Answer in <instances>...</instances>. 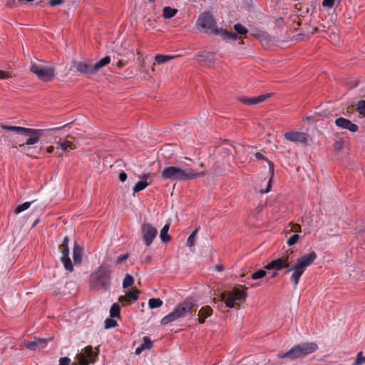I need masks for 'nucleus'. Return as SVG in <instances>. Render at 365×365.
Segmentation results:
<instances>
[{"instance_id": "41", "label": "nucleus", "mask_w": 365, "mask_h": 365, "mask_svg": "<svg viewBox=\"0 0 365 365\" xmlns=\"http://www.w3.org/2000/svg\"><path fill=\"white\" fill-rule=\"evenodd\" d=\"M299 239V235L294 234V235H291L289 237V239L287 240V245L289 246H292V245H295Z\"/></svg>"}, {"instance_id": "17", "label": "nucleus", "mask_w": 365, "mask_h": 365, "mask_svg": "<svg viewBox=\"0 0 365 365\" xmlns=\"http://www.w3.org/2000/svg\"><path fill=\"white\" fill-rule=\"evenodd\" d=\"M212 314V309L210 307L206 306L202 307L198 312V322L200 324H203L205 322V319L211 316Z\"/></svg>"}, {"instance_id": "53", "label": "nucleus", "mask_w": 365, "mask_h": 365, "mask_svg": "<svg viewBox=\"0 0 365 365\" xmlns=\"http://www.w3.org/2000/svg\"><path fill=\"white\" fill-rule=\"evenodd\" d=\"M143 350H145V349H144L143 347L142 348V346H141V345H140V346H139L138 347H137V348H136V349H135V354H138H138H141V353H142V351H143Z\"/></svg>"}, {"instance_id": "34", "label": "nucleus", "mask_w": 365, "mask_h": 365, "mask_svg": "<svg viewBox=\"0 0 365 365\" xmlns=\"http://www.w3.org/2000/svg\"><path fill=\"white\" fill-rule=\"evenodd\" d=\"M231 294L235 297L236 300L245 299L247 296V293L245 291L240 289L235 290L231 293Z\"/></svg>"}, {"instance_id": "9", "label": "nucleus", "mask_w": 365, "mask_h": 365, "mask_svg": "<svg viewBox=\"0 0 365 365\" xmlns=\"http://www.w3.org/2000/svg\"><path fill=\"white\" fill-rule=\"evenodd\" d=\"M30 70L43 81H51L55 76V69L50 66L33 63Z\"/></svg>"}, {"instance_id": "48", "label": "nucleus", "mask_w": 365, "mask_h": 365, "mask_svg": "<svg viewBox=\"0 0 365 365\" xmlns=\"http://www.w3.org/2000/svg\"><path fill=\"white\" fill-rule=\"evenodd\" d=\"M280 259H282L285 262V268L289 267V255H283L281 257H279Z\"/></svg>"}, {"instance_id": "60", "label": "nucleus", "mask_w": 365, "mask_h": 365, "mask_svg": "<svg viewBox=\"0 0 365 365\" xmlns=\"http://www.w3.org/2000/svg\"><path fill=\"white\" fill-rule=\"evenodd\" d=\"M38 222V220H36V221L34 222V225H36Z\"/></svg>"}, {"instance_id": "18", "label": "nucleus", "mask_w": 365, "mask_h": 365, "mask_svg": "<svg viewBox=\"0 0 365 365\" xmlns=\"http://www.w3.org/2000/svg\"><path fill=\"white\" fill-rule=\"evenodd\" d=\"M265 268L267 269H274L276 270H281L285 268V262L282 259L277 258L268 263L265 266Z\"/></svg>"}, {"instance_id": "4", "label": "nucleus", "mask_w": 365, "mask_h": 365, "mask_svg": "<svg viewBox=\"0 0 365 365\" xmlns=\"http://www.w3.org/2000/svg\"><path fill=\"white\" fill-rule=\"evenodd\" d=\"M111 270L106 264H101L90 277L91 287L97 290H108L110 287Z\"/></svg>"}, {"instance_id": "21", "label": "nucleus", "mask_w": 365, "mask_h": 365, "mask_svg": "<svg viewBox=\"0 0 365 365\" xmlns=\"http://www.w3.org/2000/svg\"><path fill=\"white\" fill-rule=\"evenodd\" d=\"M219 35H220L224 39L235 41L237 38L236 34L232 31H228L226 29H219Z\"/></svg>"}, {"instance_id": "32", "label": "nucleus", "mask_w": 365, "mask_h": 365, "mask_svg": "<svg viewBox=\"0 0 365 365\" xmlns=\"http://www.w3.org/2000/svg\"><path fill=\"white\" fill-rule=\"evenodd\" d=\"M32 202H25L23 204L18 205L14 210L15 214H19L29 208Z\"/></svg>"}, {"instance_id": "35", "label": "nucleus", "mask_w": 365, "mask_h": 365, "mask_svg": "<svg viewBox=\"0 0 365 365\" xmlns=\"http://www.w3.org/2000/svg\"><path fill=\"white\" fill-rule=\"evenodd\" d=\"M266 274H267V272L265 270L259 269L258 271H257L251 274V279H252L254 280L262 279L266 276Z\"/></svg>"}, {"instance_id": "36", "label": "nucleus", "mask_w": 365, "mask_h": 365, "mask_svg": "<svg viewBox=\"0 0 365 365\" xmlns=\"http://www.w3.org/2000/svg\"><path fill=\"white\" fill-rule=\"evenodd\" d=\"M234 29L240 35L246 34L248 32V30L241 24H235Z\"/></svg>"}, {"instance_id": "2", "label": "nucleus", "mask_w": 365, "mask_h": 365, "mask_svg": "<svg viewBox=\"0 0 365 365\" xmlns=\"http://www.w3.org/2000/svg\"><path fill=\"white\" fill-rule=\"evenodd\" d=\"M316 258L317 254L312 251L297 259L296 263L291 267H289L286 268L284 272L285 274L292 272L291 275V282L294 287L299 284L300 277L306 270L307 267L311 265Z\"/></svg>"}, {"instance_id": "56", "label": "nucleus", "mask_w": 365, "mask_h": 365, "mask_svg": "<svg viewBox=\"0 0 365 365\" xmlns=\"http://www.w3.org/2000/svg\"><path fill=\"white\" fill-rule=\"evenodd\" d=\"M277 270L273 272L272 274H271V276H270V278H274L277 275Z\"/></svg>"}, {"instance_id": "54", "label": "nucleus", "mask_w": 365, "mask_h": 365, "mask_svg": "<svg viewBox=\"0 0 365 365\" xmlns=\"http://www.w3.org/2000/svg\"><path fill=\"white\" fill-rule=\"evenodd\" d=\"M255 157L258 159V160H260V159H262L263 158V155L259 153H257L255 154Z\"/></svg>"}, {"instance_id": "29", "label": "nucleus", "mask_w": 365, "mask_h": 365, "mask_svg": "<svg viewBox=\"0 0 365 365\" xmlns=\"http://www.w3.org/2000/svg\"><path fill=\"white\" fill-rule=\"evenodd\" d=\"M163 305V301L159 298H151L148 301V306L150 309H155L160 307Z\"/></svg>"}, {"instance_id": "20", "label": "nucleus", "mask_w": 365, "mask_h": 365, "mask_svg": "<svg viewBox=\"0 0 365 365\" xmlns=\"http://www.w3.org/2000/svg\"><path fill=\"white\" fill-rule=\"evenodd\" d=\"M196 58L200 62H204L205 64H207V61H209V62L211 63L214 58V55L212 53L202 52L197 53L196 55Z\"/></svg>"}, {"instance_id": "59", "label": "nucleus", "mask_w": 365, "mask_h": 365, "mask_svg": "<svg viewBox=\"0 0 365 365\" xmlns=\"http://www.w3.org/2000/svg\"><path fill=\"white\" fill-rule=\"evenodd\" d=\"M58 129H59V128H53L52 130H58Z\"/></svg>"}, {"instance_id": "42", "label": "nucleus", "mask_w": 365, "mask_h": 365, "mask_svg": "<svg viewBox=\"0 0 365 365\" xmlns=\"http://www.w3.org/2000/svg\"><path fill=\"white\" fill-rule=\"evenodd\" d=\"M118 301L122 304V306H128L130 305L133 302H131L125 295L120 296L118 297Z\"/></svg>"}, {"instance_id": "16", "label": "nucleus", "mask_w": 365, "mask_h": 365, "mask_svg": "<svg viewBox=\"0 0 365 365\" xmlns=\"http://www.w3.org/2000/svg\"><path fill=\"white\" fill-rule=\"evenodd\" d=\"M93 63H88V62H78L76 65V69L78 72L81 73L86 74H94L96 73V70H94Z\"/></svg>"}, {"instance_id": "51", "label": "nucleus", "mask_w": 365, "mask_h": 365, "mask_svg": "<svg viewBox=\"0 0 365 365\" xmlns=\"http://www.w3.org/2000/svg\"><path fill=\"white\" fill-rule=\"evenodd\" d=\"M271 182H272V179H269V181L267 182V187L264 190H261L262 193H267L270 190Z\"/></svg>"}, {"instance_id": "10", "label": "nucleus", "mask_w": 365, "mask_h": 365, "mask_svg": "<svg viewBox=\"0 0 365 365\" xmlns=\"http://www.w3.org/2000/svg\"><path fill=\"white\" fill-rule=\"evenodd\" d=\"M140 233L145 245L147 247H149L151 245L154 239L156 237L158 230L151 224L144 222L140 227Z\"/></svg>"}, {"instance_id": "26", "label": "nucleus", "mask_w": 365, "mask_h": 365, "mask_svg": "<svg viewBox=\"0 0 365 365\" xmlns=\"http://www.w3.org/2000/svg\"><path fill=\"white\" fill-rule=\"evenodd\" d=\"M140 292L138 289H134L131 291L125 292V295L128 299H129L131 302H135L138 299Z\"/></svg>"}, {"instance_id": "47", "label": "nucleus", "mask_w": 365, "mask_h": 365, "mask_svg": "<svg viewBox=\"0 0 365 365\" xmlns=\"http://www.w3.org/2000/svg\"><path fill=\"white\" fill-rule=\"evenodd\" d=\"M63 2L62 0H50L48 4L51 6H56L61 4Z\"/></svg>"}, {"instance_id": "27", "label": "nucleus", "mask_w": 365, "mask_h": 365, "mask_svg": "<svg viewBox=\"0 0 365 365\" xmlns=\"http://www.w3.org/2000/svg\"><path fill=\"white\" fill-rule=\"evenodd\" d=\"M120 308L118 304L114 303L112 304L110 309V316L112 318L120 317Z\"/></svg>"}, {"instance_id": "61", "label": "nucleus", "mask_w": 365, "mask_h": 365, "mask_svg": "<svg viewBox=\"0 0 365 365\" xmlns=\"http://www.w3.org/2000/svg\"><path fill=\"white\" fill-rule=\"evenodd\" d=\"M150 1H154L155 0H149Z\"/></svg>"}, {"instance_id": "8", "label": "nucleus", "mask_w": 365, "mask_h": 365, "mask_svg": "<svg viewBox=\"0 0 365 365\" xmlns=\"http://www.w3.org/2000/svg\"><path fill=\"white\" fill-rule=\"evenodd\" d=\"M98 355V350L95 352L91 346H87L81 353L76 354L75 361L71 365H88L96 361Z\"/></svg>"}, {"instance_id": "31", "label": "nucleus", "mask_w": 365, "mask_h": 365, "mask_svg": "<svg viewBox=\"0 0 365 365\" xmlns=\"http://www.w3.org/2000/svg\"><path fill=\"white\" fill-rule=\"evenodd\" d=\"M134 282L133 277L130 274H126L123 280V287L124 289L130 287Z\"/></svg>"}, {"instance_id": "28", "label": "nucleus", "mask_w": 365, "mask_h": 365, "mask_svg": "<svg viewBox=\"0 0 365 365\" xmlns=\"http://www.w3.org/2000/svg\"><path fill=\"white\" fill-rule=\"evenodd\" d=\"M71 145L72 143L65 139H60L57 142V148L65 151L67 150L69 148H71Z\"/></svg>"}, {"instance_id": "52", "label": "nucleus", "mask_w": 365, "mask_h": 365, "mask_svg": "<svg viewBox=\"0 0 365 365\" xmlns=\"http://www.w3.org/2000/svg\"><path fill=\"white\" fill-rule=\"evenodd\" d=\"M292 230L296 232H301V226L298 224H295V225H294V226L292 227Z\"/></svg>"}, {"instance_id": "13", "label": "nucleus", "mask_w": 365, "mask_h": 365, "mask_svg": "<svg viewBox=\"0 0 365 365\" xmlns=\"http://www.w3.org/2000/svg\"><path fill=\"white\" fill-rule=\"evenodd\" d=\"M50 339L33 337L30 340L25 341L24 346L30 350H36L38 349L45 348Z\"/></svg>"}, {"instance_id": "37", "label": "nucleus", "mask_w": 365, "mask_h": 365, "mask_svg": "<svg viewBox=\"0 0 365 365\" xmlns=\"http://www.w3.org/2000/svg\"><path fill=\"white\" fill-rule=\"evenodd\" d=\"M198 229H195L188 237L187 240V246L192 247L195 244V239L197 233Z\"/></svg>"}, {"instance_id": "22", "label": "nucleus", "mask_w": 365, "mask_h": 365, "mask_svg": "<svg viewBox=\"0 0 365 365\" xmlns=\"http://www.w3.org/2000/svg\"><path fill=\"white\" fill-rule=\"evenodd\" d=\"M110 61V58L108 56H105L98 62L93 63L94 65V70H96V72L99 71L101 68L108 64Z\"/></svg>"}, {"instance_id": "25", "label": "nucleus", "mask_w": 365, "mask_h": 365, "mask_svg": "<svg viewBox=\"0 0 365 365\" xmlns=\"http://www.w3.org/2000/svg\"><path fill=\"white\" fill-rule=\"evenodd\" d=\"M177 56H169V55H163L158 54L155 57V60L158 63H163L171 59L175 58Z\"/></svg>"}, {"instance_id": "30", "label": "nucleus", "mask_w": 365, "mask_h": 365, "mask_svg": "<svg viewBox=\"0 0 365 365\" xmlns=\"http://www.w3.org/2000/svg\"><path fill=\"white\" fill-rule=\"evenodd\" d=\"M148 183L146 180L138 181L135 183V186L133 188V192H138L141 190H143L147 186Z\"/></svg>"}, {"instance_id": "3", "label": "nucleus", "mask_w": 365, "mask_h": 365, "mask_svg": "<svg viewBox=\"0 0 365 365\" xmlns=\"http://www.w3.org/2000/svg\"><path fill=\"white\" fill-rule=\"evenodd\" d=\"M205 174L204 172L196 173L191 168L169 166L162 171L161 177L163 180L183 181L202 177L204 176Z\"/></svg>"}, {"instance_id": "12", "label": "nucleus", "mask_w": 365, "mask_h": 365, "mask_svg": "<svg viewBox=\"0 0 365 365\" xmlns=\"http://www.w3.org/2000/svg\"><path fill=\"white\" fill-rule=\"evenodd\" d=\"M286 140L295 143L306 144L308 140V135L304 132L291 130L284 133Z\"/></svg>"}, {"instance_id": "55", "label": "nucleus", "mask_w": 365, "mask_h": 365, "mask_svg": "<svg viewBox=\"0 0 365 365\" xmlns=\"http://www.w3.org/2000/svg\"><path fill=\"white\" fill-rule=\"evenodd\" d=\"M53 150H54V147H53V146H50V147H48V148H47V152H48V153H51L53 151Z\"/></svg>"}, {"instance_id": "57", "label": "nucleus", "mask_w": 365, "mask_h": 365, "mask_svg": "<svg viewBox=\"0 0 365 365\" xmlns=\"http://www.w3.org/2000/svg\"><path fill=\"white\" fill-rule=\"evenodd\" d=\"M216 269H217V271H222V267L221 266H217V267H216Z\"/></svg>"}, {"instance_id": "46", "label": "nucleus", "mask_w": 365, "mask_h": 365, "mask_svg": "<svg viewBox=\"0 0 365 365\" xmlns=\"http://www.w3.org/2000/svg\"><path fill=\"white\" fill-rule=\"evenodd\" d=\"M11 76V74L5 71L0 70V79H6Z\"/></svg>"}, {"instance_id": "6", "label": "nucleus", "mask_w": 365, "mask_h": 365, "mask_svg": "<svg viewBox=\"0 0 365 365\" xmlns=\"http://www.w3.org/2000/svg\"><path fill=\"white\" fill-rule=\"evenodd\" d=\"M317 349L318 346L315 342L301 343L293 346L287 352L279 353L278 354V357L295 359L312 354Z\"/></svg>"}, {"instance_id": "33", "label": "nucleus", "mask_w": 365, "mask_h": 365, "mask_svg": "<svg viewBox=\"0 0 365 365\" xmlns=\"http://www.w3.org/2000/svg\"><path fill=\"white\" fill-rule=\"evenodd\" d=\"M355 110L365 117V101H359L355 105Z\"/></svg>"}, {"instance_id": "50", "label": "nucleus", "mask_w": 365, "mask_h": 365, "mask_svg": "<svg viewBox=\"0 0 365 365\" xmlns=\"http://www.w3.org/2000/svg\"><path fill=\"white\" fill-rule=\"evenodd\" d=\"M271 182H272V179H269V181L267 182V187L264 190H261L262 193H267L270 190Z\"/></svg>"}, {"instance_id": "40", "label": "nucleus", "mask_w": 365, "mask_h": 365, "mask_svg": "<svg viewBox=\"0 0 365 365\" xmlns=\"http://www.w3.org/2000/svg\"><path fill=\"white\" fill-rule=\"evenodd\" d=\"M235 298L231 294L228 296V297L225 299L226 307L229 308H232L235 304Z\"/></svg>"}, {"instance_id": "1", "label": "nucleus", "mask_w": 365, "mask_h": 365, "mask_svg": "<svg viewBox=\"0 0 365 365\" xmlns=\"http://www.w3.org/2000/svg\"><path fill=\"white\" fill-rule=\"evenodd\" d=\"M1 128L4 130L15 132L26 138V141L23 143L18 144L13 142L11 147L17 149L19 152L29 156L31 155V146L36 144L43 135V130L24 128L21 126H13L7 125H1Z\"/></svg>"}, {"instance_id": "14", "label": "nucleus", "mask_w": 365, "mask_h": 365, "mask_svg": "<svg viewBox=\"0 0 365 365\" xmlns=\"http://www.w3.org/2000/svg\"><path fill=\"white\" fill-rule=\"evenodd\" d=\"M270 96L271 93H265L253 97L242 96L240 97V101L245 105L254 106L264 101L266 99L270 97Z\"/></svg>"}, {"instance_id": "39", "label": "nucleus", "mask_w": 365, "mask_h": 365, "mask_svg": "<svg viewBox=\"0 0 365 365\" xmlns=\"http://www.w3.org/2000/svg\"><path fill=\"white\" fill-rule=\"evenodd\" d=\"M142 348L143 347L145 349H149L153 346V342L148 336H144L143 343L140 344Z\"/></svg>"}, {"instance_id": "44", "label": "nucleus", "mask_w": 365, "mask_h": 365, "mask_svg": "<svg viewBox=\"0 0 365 365\" xmlns=\"http://www.w3.org/2000/svg\"><path fill=\"white\" fill-rule=\"evenodd\" d=\"M336 0H323L322 6L327 9H331L334 6Z\"/></svg>"}, {"instance_id": "49", "label": "nucleus", "mask_w": 365, "mask_h": 365, "mask_svg": "<svg viewBox=\"0 0 365 365\" xmlns=\"http://www.w3.org/2000/svg\"><path fill=\"white\" fill-rule=\"evenodd\" d=\"M118 178L121 182H125L127 179V174L124 171H122L120 173Z\"/></svg>"}, {"instance_id": "43", "label": "nucleus", "mask_w": 365, "mask_h": 365, "mask_svg": "<svg viewBox=\"0 0 365 365\" xmlns=\"http://www.w3.org/2000/svg\"><path fill=\"white\" fill-rule=\"evenodd\" d=\"M364 362H365V356H364L362 355L361 352H359L357 354V357H356L355 361L354 362L353 365H361Z\"/></svg>"}, {"instance_id": "58", "label": "nucleus", "mask_w": 365, "mask_h": 365, "mask_svg": "<svg viewBox=\"0 0 365 365\" xmlns=\"http://www.w3.org/2000/svg\"><path fill=\"white\" fill-rule=\"evenodd\" d=\"M341 1V0H336L337 5L339 4V2H340Z\"/></svg>"}, {"instance_id": "7", "label": "nucleus", "mask_w": 365, "mask_h": 365, "mask_svg": "<svg viewBox=\"0 0 365 365\" xmlns=\"http://www.w3.org/2000/svg\"><path fill=\"white\" fill-rule=\"evenodd\" d=\"M197 25L205 32H210L215 35H218L219 29L217 26L215 19L209 12H205L200 14L197 21Z\"/></svg>"}, {"instance_id": "11", "label": "nucleus", "mask_w": 365, "mask_h": 365, "mask_svg": "<svg viewBox=\"0 0 365 365\" xmlns=\"http://www.w3.org/2000/svg\"><path fill=\"white\" fill-rule=\"evenodd\" d=\"M68 237H65L63 238V242H62V257H61V261L63 264V267L66 269V270L68 272H72L73 270V264L71 262V259L69 258V248H68Z\"/></svg>"}, {"instance_id": "5", "label": "nucleus", "mask_w": 365, "mask_h": 365, "mask_svg": "<svg viewBox=\"0 0 365 365\" xmlns=\"http://www.w3.org/2000/svg\"><path fill=\"white\" fill-rule=\"evenodd\" d=\"M195 303L190 299H185L178 304L175 309L162 318L160 324L167 325L180 318H185L187 316H192V308Z\"/></svg>"}, {"instance_id": "45", "label": "nucleus", "mask_w": 365, "mask_h": 365, "mask_svg": "<svg viewBox=\"0 0 365 365\" xmlns=\"http://www.w3.org/2000/svg\"><path fill=\"white\" fill-rule=\"evenodd\" d=\"M128 257V254H125L121 256H119L116 259V264H121L124 260L127 259Z\"/></svg>"}, {"instance_id": "15", "label": "nucleus", "mask_w": 365, "mask_h": 365, "mask_svg": "<svg viewBox=\"0 0 365 365\" xmlns=\"http://www.w3.org/2000/svg\"><path fill=\"white\" fill-rule=\"evenodd\" d=\"M335 124L337 127L341 129H346L352 133L356 132L358 130L357 125L353 123L351 120L340 117L335 120Z\"/></svg>"}, {"instance_id": "38", "label": "nucleus", "mask_w": 365, "mask_h": 365, "mask_svg": "<svg viewBox=\"0 0 365 365\" xmlns=\"http://www.w3.org/2000/svg\"><path fill=\"white\" fill-rule=\"evenodd\" d=\"M118 325L117 322L113 319L112 317L108 318L105 320V328L106 329H111L114 328Z\"/></svg>"}, {"instance_id": "19", "label": "nucleus", "mask_w": 365, "mask_h": 365, "mask_svg": "<svg viewBox=\"0 0 365 365\" xmlns=\"http://www.w3.org/2000/svg\"><path fill=\"white\" fill-rule=\"evenodd\" d=\"M73 258L75 264H80L82 260V248L77 245H74L73 250Z\"/></svg>"}, {"instance_id": "23", "label": "nucleus", "mask_w": 365, "mask_h": 365, "mask_svg": "<svg viewBox=\"0 0 365 365\" xmlns=\"http://www.w3.org/2000/svg\"><path fill=\"white\" fill-rule=\"evenodd\" d=\"M169 227V225L166 224L160 230V237L163 242H167L170 240V237L168 234Z\"/></svg>"}, {"instance_id": "24", "label": "nucleus", "mask_w": 365, "mask_h": 365, "mask_svg": "<svg viewBox=\"0 0 365 365\" xmlns=\"http://www.w3.org/2000/svg\"><path fill=\"white\" fill-rule=\"evenodd\" d=\"M178 12L176 9L171 8L170 6H166L163 10V16L165 19H170L173 17Z\"/></svg>"}]
</instances>
